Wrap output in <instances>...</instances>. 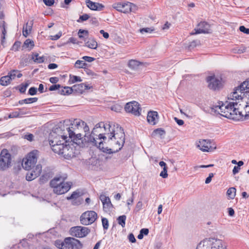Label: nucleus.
Listing matches in <instances>:
<instances>
[{
    "label": "nucleus",
    "mask_w": 249,
    "mask_h": 249,
    "mask_svg": "<svg viewBox=\"0 0 249 249\" xmlns=\"http://www.w3.org/2000/svg\"><path fill=\"white\" fill-rule=\"evenodd\" d=\"M100 122L97 124L89 136H85V140L96 146L103 152L112 154L120 150L125 142V134L123 129L116 124Z\"/></svg>",
    "instance_id": "obj_1"
},
{
    "label": "nucleus",
    "mask_w": 249,
    "mask_h": 249,
    "mask_svg": "<svg viewBox=\"0 0 249 249\" xmlns=\"http://www.w3.org/2000/svg\"><path fill=\"white\" fill-rule=\"evenodd\" d=\"M61 136L54 131L49 135V143L52 150L59 155H61L65 159H69L74 156L73 149L69 144H67L65 141L60 140Z\"/></svg>",
    "instance_id": "obj_2"
},
{
    "label": "nucleus",
    "mask_w": 249,
    "mask_h": 249,
    "mask_svg": "<svg viewBox=\"0 0 249 249\" xmlns=\"http://www.w3.org/2000/svg\"><path fill=\"white\" fill-rule=\"evenodd\" d=\"M240 101L236 100L235 98H234V100H230L228 96V101H226L225 103L221 104L220 103H219L218 105L213 106L212 109L215 112H218L219 114L223 117L238 121L240 120L241 116H238L236 113L234 114V111H235V107L238 106V104Z\"/></svg>",
    "instance_id": "obj_3"
},
{
    "label": "nucleus",
    "mask_w": 249,
    "mask_h": 249,
    "mask_svg": "<svg viewBox=\"0 0 249 249\" xmlns=\"http://www.w3.org/2000/svg\"><path fill=\"white\" fill-rule=\"evenodd\" d=\"M71 128L66 127L64 124H60L58 127L55 128L53 131L60 136L62 141H65V142H67V136L69 135V138L71 141L77 143L78 141L81 140L82 135L73 127Z\"/></svg>",
    "instance_id": "obj_4"
},
{
    "label": "nucleus",
    "mask_w": 249,
    "mask_h": 249,
    "mask_svg": "<svg viewBox=\"0 0 249 249\" xmlns=\"http://www.w3.org/2000/svg\"><path fill=\"white\" fill-rule=\"evenodd\" d=\"M65 177H56L51 180L50 186L53 188V192L57 195L64 194L69 191L72 186L71 182H65Z\"/></svg>",
    "instance_id": "obj_5"
},
{
    "label": "nucleus",
    "mask_w": 249,
    "mask_h": 249,
    "mask_svg": "<svg viewBox=\"0 0 249 249\" xmlns=\"http://www.w3.org/2000/svg\"><path fill=\"white\" fill-rule=\"evenodd\" d=\"M249 97V79L244 81L240 86L236 87L234 91L229 95V99L234 100H242L244 97Z\"/></svg>",
    "instance_id": "obj_6"
},
{
    "label": "nucleus",
    "mask_w": 249,
    "mask_h": 249,
    "mask_svg": "<svg viewBox=\"0 0 249 249\" xmlns=\"http://www.w3.org/2000/svg\"><path fill=\"white\" fill-rule=\"evenodd\" d=\"M54 245L60 249H73L74 246L77 248L82 246L78 240L72 237H67L64 241L57 240L54 242Z\"/></svg>",
    "instance_id": "obj_7"
},
{
    "label": "nucleus",
    "mask_w": 249,
    "mask_h": 249,
    "mask_svg": "<svg viewBox=\"0 0 249 249\" xmlns=\"http://www.w3.org/2000/svg\"><path fill=\"white\" fill-rule=\"evenodd\" d=\"M37 150H33L30 152L27 157L23 159L22 166L23 168L27 170L32 169L37 162Z\"/></svg>",
    "instance_id": "obj_8"
},
{
    "label": "nucleus",
    "mask_w": 249,
    "mask_h": 249,
    "mask_svg": "<svg viewBox=\"0 0 249 249\" xmlns=\"http://www.w3.org/2000/svg\"><path fill=\"white\" fill-rule=\"evenodd\" d=\"M11 155L6 149L1 150L0 154V170H5L11 165Z\"/></svg>",
    "instance_id": "obj_9"
},
{
    "label": "nucleus",
    "mask_w": 249,
    "mask_h": 249,
    "mask_svg": "<svg viewBox=\"0 0 249 249\" xmlns=\"http://www.w3.org/2000/svg\"><path fill=\"white\" fill-rule=\"evenodd\" d=\"M97 218V214L93 211L85 212L80 217V222L82 224L88 225L93 223Z\"/></svg>",
    "instance_id": "obj_10"
},
{
    "label": "nucleus",
    "mask_w": 249,
    "mask_h": 249,
    "mask_svg": "<svg viewBox=\"0 0 249 249\" xmlns=\"http://www.w3.org/2000/svg\"><path fill=\"white\" fill-rule=\"evenodd\" d=\"M135 5L128 1H122L120 2L114 3L112 5V7L118 11L124 13H128L132 11L133 7Z\"/></svg>",
    "instance_id": "obj_11"
},
{
    "label": "nucleus",
    "mask_w": 249,
    "mask_h": 249,
    "mask_svg": "<svg viewBox=\"0 0 249 249\" xmlns=\"http://www.w3.org/2000/svg\"><path fill=\"white\" fill-rule=\"evenodd\" d=\"M124 109L126 112L131 113L135 116L141 114V108L140 104L136 101H132L125 104Z\"/></svg>",
    "instance_id": "obj_12"
},
{
    "label": "nucleus",
    "mask_w": 249,
    "mask_h": 249,
    "mask_svg": "<svg viewBox=\"0 0 249 249\" xmlns=\"http://www.w3.org/2000/svg\"><path fill=\"white\" fill-rule=\"evenodd\" d=\"M195 32H192L191 35H196L199 34H209L212 32L211 25L206 21H201L197 25L194 30Z\"/></svg>",
    "instance_id": "obj_13"
},
{
    "label": "nucleus",
    "mask_w": 249,
    "mask_h": 249,
    "mask_svg": "<svg viewBox=\"0 0 249 249\" xmlns=\"http://www.w3.org/2000/svg\"><path fill=\"white\" fill-rule=\"evenodd\" d=\"M60 124H64L66 127L71 128L73 127L77 131L79 129H82L83 126L85 124V122L79 119H70L65 120L63 123Z\"/></svg>",
    "instance_id": "obj_14"
},
{
    "label": "nucleus",
    "mask_w": 249,
    "mask_h": 249,
    "mask_svg": "<svg viewBox=\"0 0 249 249\" xmlns=\"http://www.w3.org/2000/svg\"><path fill=\"white\" fill-rule=\"evenodd\" d=\"M207 82L208 83L209 88L214 90H218L222 86L221 80L214 75L207 77Z\"/></svg>",
    "instance_id": "obj_15"
},
{
    "label": "nucleus",
    "mask_w": 249,
    "mask_h": 249,
    "mask_svg": "<svg viewBox=\"0 0 249 249\" xmlns=\"http://www.w3.org/2000/svg\"><path fill=\"white\" fill-rule=\"evenodd\" d=\"M100 199L103 203V209L105 211L108 212L113 207L110 198L108 196H106L104 195H101Z\"/></svg>",
    "instance_id": "obj_16"
},
{
    "label": "nucleus",
    "mask_w": 249,
    "mask_h": 249,
    "mask_svg": "<svg viewBox=\"0 0 249 249\" xmlns=\"http://www.w3.org/2000/svg\"><path fill=\"white\" fill-rule=\"evenodd\" d=\"M147 120L149 124L155 125L159 121V115L157 111H150L148 112Z\"/></svg>",
    "instance_id": "obj_17"
},
{
    "label": "nucleus",
    "mask_w": 249,
    "mask_h": 249,
    "mask_svg": "<svg viewBox=\"0 0 249 249\" xmlns=\"http://www.w3.org/2000/svg\"><path fill=\"white\" fill-rule=\"evenodd\" d=\"M197 147L204 152H208L210 149L212 147L211 142L209 140H201L197 144Z\"/></svg>",
    "instance_id": "obj_18"
},
{
    "label": "nucleus",
    "mask_w": 249,
    "mask_h": 249,
    "mask_svg": "<svg viewBox=\"0 0 249 249\" xmlns=\"http://www.w3.org/2000/svg\"><path fill=\"white\" fill-rule=\"evenodd\" d=\"M90 230L86 227L75 226L70 229V233H89Z\"/></svg>",
    "instance_id": "obj_19"
},
{
    "label": "nucleus",
    "mask_w": 249,
    "mask_h": 249,
    "mask_svg": "<svg viewBox=\"0 0 249 249\" xmlns=\"http://www.w3.org/2000/svg\"><path fill=\"white\" fill-rule=\"evenodd\" d=\"M87 6L92 10L101 11L104 8V6L101 3L93 2L90 0H86Z\"/></svg>",
    "instance_id": "obj_20"
},
{
    "label": "nucleus",
    "mask_w": 249,
    "mask_h": 249,
    "mask_svg": "<svg viewBox=\"0 0 249 249\" xmlns=\"http://www.w3.org/2000/svg\"><path fill=\"white\" fill-rule=\"evenodd\" d=\"M74 92L82 94L85 90L90 89L92 87L86 83L75 84L72 86Z\"/></svg>",
    "instance_id": "obj_21"
},
{
    "label": "nucleus",
    "mask_w": 249,
    "mask_h": 249,
    "mask_svg": "<svg viewBox=\"0 0 249 249\" xmlns=\"http://www.w3.org/2000/svg\"><path fill=\"white\" fill-rule=\"evenodd\" d=\"M33 24V21H31L29 24L28 22H27L25 26H23L22 31L23 36L25 37L27 36L29 34L28 31L30 32L32 30Z\"/></svg>",
    "instance_id": "obj_22"
},
{
    "label": "nucleus",
    "mask_w": 249,
    "mask_h": 249,
    "mask_svg": "<svg viewBox=\"0 0 249 249\" xmlns=\"http://www.w3.org/2000/svg\"><path fill=\"white\" fill-rule=\"evenodd\" d=\"M78 36L80 38L86 41L89 36V32L88 30L80 29L78 32Z\"/></svg>",
    "instance_id": "obj_23"
},
{
    "label": "nucleus",
    "mask_w": 249,
    "mask_h": 249,
    "mask_svg": "<svg viewBox=\"0 0 249 249\" xmlns=\"http://www.w3.org/2000/svg\"><path fill=\"white\" fill-rule=\"evenodd\" d=\"M85 46L92 49H96L97 47V43L94 39H89L86 42Z\"/></svg>",
    "instance_id": "obj_24"
},
{
    "label": "nucleus",
    "mask_w": 249,
    "mask_h": 249,
    "mask_svg": "<svg viewBox=\"0 0 249 249\" xmlns=\"http://www.w3.org/2000/svg\"><path fill=\"white\" fill-rule=\"evenodd\" d=\"M236 189L234 187H231L227 192V195L229 199H233L236 195Z\"/></svg>",
    "instance_id": "obj_25"
},
{
    "label": "nucleus",
    "mask_w": 249,
    "mask_h": 249,
    "mask_svg": "<svg viewBox=\"0 0 249 249\" xmlns=\"http://www.w3.org/2000/svg\"><path fill=\"white\" fill-rule=\"evenodd\" d=\"M30 170L38 177L42 171V166L40 164H38L32 167Z\"/></svg>",
    "instance_id": "obj_26"
},
{
    "label": "nucleus",
    "mask_w": 249,
    "mask_h": 249,
    "mask_svg": "<svg viewBox=\"0 0 249 249\" xmlns=\"http://www.w3.org/2000/svg\"><path fill=\"white\" fill-rule=\"evenodd\" d=\"M11 81V78L8 75L2 76L0 79V84L2 86H7L10 84Z\"/></svg>",
    "instance_id": "obj_27"
},
{
    "label": "nucleus",
    "mask_w": 249,
    "mask_h": 249,
    "mask_svg": "<svg viewBox=\"0 0 249 249\" xmlns=\"http://www.w3.org/2000/svg\"><path fill=\"white\" fill-rule=\"evenodd\" d=\"M141 64V63L135 60H131L128 63V66L130 68L136 70Z\"/></svg>",
    "instance_id": "obj_28"
},
{
    "label": "nucleus",
    "mask_w": 249,
    "mask_h": 249,
    "mask_svg": "<svg viewBox=\"0 0 249 249\" xmlns=\"http://www.w3.org/2000/svg\"><path fill=\"white\" fill-rule=\"evenodd\" d=\"M32 59H33L35 62L38 63H43L44 61V57L43 56H39L37 53L32 54Z\"/></svg>",
    "instance_id": "obj_29"
},
{
    "label": "nucleus",
    "mask_w": 249,
    "mask_h": 249,
    "mask_svg": "<svg viewBox=\"0 0 249 249\" xmlns=\"http://www.w3.org/2000/svg\"><path fill=\"white\" fill-rule=\"evenodd\" d=\"M88 65L87 64L85 61L78 60L76 61L75 63V67L77 68H83L85 69V70L87 68Z\"/></svg>",
    "instance_id": "obj_30"
},
{
    "label": "nucleus",
    "mask_w": 249,
    "mask_h": 249,
    "mask_svg": "<svg viewBox=\"0 0 249 249\" xmlns=\"http://www.w3.org/2000/svg\"><path fill=\"white\" fill-rule=\"evenodd\" d=\"M165 133L166 132L163 129L161 128H159L155 129L153 131L152 135L153 136H154L155 135H159L161 137L162 136L165 135Z\"/></svg>",
    "instance_id": "obj_31"
},
{
    "label": "nucleus",
    "mask_w": 249,
    "mask_h": 249,
    "mask_svg": "<svg viewBox=\"0 0 249 249\" xmlns=\"http://www.w3.org/2000/svg\"><path fill=\"white\" fill-rule=\"evenodd\" d=\"M37 177H38V176L35 175L32 171L29 170L26 174V179L28 181H32Z\"/></svg>",
    "instance_id": "obj_32"
},
{
    "label": "nucleus",
    "mask_w": 249,
    "mask_h": 249,
    "mask_svg": "<svg viewBox=\"0 0 249 249\" xmlns=\"http://www.w3.org/2000/svg\"><path fill=\"white\" fill-rule=\"evenodd\" d=\"M50 178V175L49 173H45L43 174L39 178V182L40 184H43L45 182H46L49 178Z\"/></svg>",
    "instance_id": "obj_33"
},
{
    "label": "nucleus",
    "mask_w": 249,
    "mask_h": 249,
    "mask_svg": "<svg viewBox=\"0 0 249 249\" xmlns=\"http://www.w3.org/2000/svg\"><path fill=\"white\" fill-rule=\"evenodd\" d=\"M241 106V104H238V106L235 107V111H234V114L236 113V114L238 115V116L239 115L238 114H239V115L241 116H240L241 118H240V120H241L244 118V114L243 113L242 111L240 110L241 109L240 108V106Z\"/></svg>",
    "instance_id": "obj_34"
},
{
    "label": "nucleus",
    "mask_w": 249,
    "mask_h": 249,
    "mask_svg": "<svg viewBox=\"0 0 249 249\" xmlns=\"http://www.w3.org/2000/svg\"><path fill=\"white\" fill-rule=\"evenodd\" d=\"M126 218V217L124 215L120 216L117 218L118 223L120 225H121L123 227H124L125 225Z\"/></svg>",
    "instance_id": "obj_35"
},
{
    "label": "nucleus",
    "mask_w": 249,
    "mask_h": 249,
    "mask_svg": "<svg viewBox=\"0 0 249 249\" xmlns=\"http://www.w3.org/2000/svg\"><path fill=\"white\" fill-rule=\"evenodd\" d=\"M81 196L80 193L78 191H76L73 192L70 196H68L67 197V199L68 200L76 199V198H78L79 196Z\"/></svg>",
    "instance_id": "obj_36"
},
{
    "label": "nucleus",
    "mask_w": 249,
    "mask_h": 249,
    "mask_svg": "<svg viewBox=\"0 0 249 249\" xmlns=\"http://www.w3.org/2000/svg\"><path fill=\"white\" fill-rule=\"evenodd\" d=\"M70 80L71 83H74L77 82H81L82 81L80 77L76 75H70Z\"/></svg>",
    "instance_id": "obj_37"
},
{
    "label": "nucleus",
    "mask_w": 249,
    "mask_h": 249,
    "mask_svg": "<svg viewBox=\"0 0 249 249\" xmlns=\"http://www.w3.org/2000/svg\"><path fill=\"white\" fill-rule=\"evenodd\" d=\"M29 86V83H22L19 86V90L21 93L25 92L27 88Z\"/></svg>",
    "instance_id": "obj_38"
},
{
    "label": "nucleus",
    "mask_w": 249,
    "mask_h": 249,
    "mask_svg": "<svg viewBox=\"0 0 249 249\" xmlns=\"http://www.w3.org/2000/svg\"><path fill=\"white\" fill-rule=\"evenodd\" d=\"M89 16L87 14H83L80 16L79 18L77 20L78 22H81L87 20L89 18Z\"/></svg>",
    "instance_id": "obj_39"
},
{
    "label": "nucleus",
    "mask_w": 249,
    "mask_h": 249,
    "mask_svg": "<svg viewBox=\"0 0 249 249\" xmlns=\"http://www.w3.org/2000/svg\"><path fill=\"white\" fill-rule=\"evenodd\" d=\"M38 100V98L36 97L33 98H28L24 99V102L25 101V104H30L32 103L36 102Z\"/></svg>",
    "instance_id": "obj_40"
},
{
    "label": "nucleus",
    "mask_w": 249,
    "mask_h": 249,
    "mask_svg": "<svg viewBox=\"0 0 249 249\" xmlns=\"http://www.w3.org/2000/svg\"><path fill=\"white\" fill-rule=\"evenodd\" d=\"M20 44L21 42L20 41H16L12 46L11 49L14 51H18V50L20 46Z\"/></svg>",
    "instance_id": "obj_41"
},
{
    "label": "nucleus",
    "mask_w": 249,
    "mask_h": 249,
    "mask_svg": "<svg viewBox=\"0 0 249 249\" xmlns=\"http://www.w3.org/2000/svg\"><path fill=\"white\" fill-rule=\"evenodd\" d=\"M199 44V41L197 40H194L190 42V44L189 46V49H192L196 47L197 45H198Z\"/></svg>",
    "instance_id": "obj_42"
},
{
    "label": "nucleus",
    "mask_w": 249,
    "mask_h": 249,
    "mask_svg": "<svg viewBox=\"0 0 249 249\" xmlns=\"http://www.w3.org/2000/svg\"><path fill=\"white\" fill-rule=\"evenodd\" d=\"M244 108L245 109V114H244V118L248 119L249 117V105H246Z\"/></svg>",
    "instance_id": "obj_43"
},
{
    "label": "nucleus",
    "mask_w": 249,
    "mask_h": 249,
    "mask_svg": "<svg viewBox=\"0 0 249 249\" xmlns=\"http://www.w3.org/2000/svg\"><path fill=\"white\" fill-rule=\"evenodd\" d=\"M65 95H69L71 94L72 92H74L73 89V87H65Z\"/></svg>",
    "instance_id": "obj_44"
},
{
    "label": "nucleus",
    "mask_w": 249,
    "mask_h": 249,
    "mask_svg": "<svg viewBox=\"0 0 249 249\" xmlns=\"http://www.w3.org/2000/svg\"><path fill=\"white\" fill-rule=\"evenodd\" d=\"M30 45L33 47L34 46V41L29 39H26L24 43V45L26 47H29Z\"/></svg>",
    "instance_id": "obj_45"
},
{
    "label": "nucleus",
    "mask_w": 249,
    "mask_h": 249,
    "mask_svg": "<svg viewBox=\"0 0 249 249\" xmlns=\"http://www.w3.org/2000/svg\"><path fill=\"white\" fill-rule=\"evenodd\" d=\"M153 29H152L150 28H143L140 29V32L142 34H144L145 33H151L153 31Z\"/></svg>",
    "instance_id": "obj_46"
},
{
    "label": "nucleus",
    "mask_w": 249,
    "mask_h": 249,
    "mask_svg": "<svg viewBox=\"0 0 249 249\" xmlns=\"http://www.w3.org/2000/svg\"><path fill=\"white\" fill-rule=\"evenodd\" d=\"M37 92V88L35 87H31L29 89L28 93L31 95H34Z\"/></svg>",
    "instance_id": "obj_47"
},
{
    "label": "nucleus",
    "mask_w": 249,
    "mask_h": 249,
    "mask_svg": "<svg viewBox=\"0 0 249 249\" xmlns=\"http://www.w3.org/2000/svg\"><path fill=\"white\" fill-rule=\"evenodd\" d=\"M62 36V33L59 32L58 34L55 35V36H50V39L52 40H56L58 39Z\"/></svg>",
    "instance_id": "obj_48"
},
{
    "label": "nucleus",
    "mask_w": 249,
    "mask_h": 249,
    "mask_svg": "<svg viewBox=\"0 0 249 249\" xmlns=\"http://www.w3.org/2000/svg\"><path fill=\"white\" fill-rule=\"evenodd\" d=\"M160 176L164 178H167L168 174H167V169L165 168H163V171H162L160 173Z\"/></svg>",
    "instance_id": "obj_49"
},
{
    "label": "nucleus",
    "mask_w": 249,
    "mask_h": 249,
    "mask_svg": "<svg viewBox=\"0 0 249 249\" xmlns=\"http://www.w3.org/2000/svg\"><path fill=\"white\" fill-rule=\"evenodd\" d=\"M142 201H139L136 204L135 211L136 212H139L142 209Z\"/></svg>",
    "instance_id": "obj_50"
},
{
    "label": "nucleus",
    "mask_w": 249,
    "mask_h": 249,
    "mask_svg": "<svg viewBox=\"0 0 249 249\" xmlns=\"http://www.w3.org/2000/svg\"><path fill=\"white\" fill-rule=\"evenodd\" d=\"M61 87V86L59 84L58 85H53L51 86L50 87L49 90L50 91H53L57 89H59Z\"/></svg>",
    "instance_id": "obj_51"
},
{
    "label": "nucleus",
    "mask_w": 249,
    "mask_h": 249,
    "mask_svg": "<svg viewBox=\"0 0 249 249\" xmlns=\"http://www.w3.org/2000/svg\"><path fill=\"white\" fill-rule=\"evenodd\" d=\"M17 70H13L8 73V75L12 79H14L16 76V73L18 72Z\"/></svg>",
    "instance_id": "obj_52"
},
{
    "label": "nucleus",
    "mask_w": 249,
    "mask_h": 249,
    "mask_svg": "<svg viewBox=\"0 0 249 249\" xmlns=\"http://www.w3.org/2000/svg\"><path fill=\"white\" fill-rule=\"evenodd\" d=\"M102 221L104 228L105 229H107L108 227V222L107 219L106 218H103L102 219Z\"/></svg>",
    "instance_id": "obj_53"
},
{
    "label": "nucleus",
    "mask_w": 249,
    "mask_h": 249,
    "mask_svg": "<svg viewBox=\"0 0 249 249\" xmlns=\"http://www.w3.org/2000/svg\"><path fill=\"white\" fill-rule=\"evenodd\" d=\"M196 249H210V248L201 242L197 245Z\"/></svg>",
    "instance_id": "obj_54"
},
{
    "label": "nucleus",
    "mask_w": 249,
    "mask_h": 249,
    "mask_svg": "<svg viewBox=\"0 0 249 249\" xmlns=\"http://www.w3.org/2000/svg\"><path fill=\"white\" fill-rule=\"evenodd\" d=\"M239 30L245 34H249V28H247L244 26H240Z\"/></svg>",
    "instance_id": "obj_55"
},
{
    "label": "nucleus",
    "mask_w": 249,
    "mask_h": 249,
    "mask_svg": "<svg viewBox=\"0 0 249 249\" xmlns=\"http://www.w3.org/2000/svg\"><path fill=\"white\" fill-rule=\"evenodd\" d=\"M83 128V129H84V130L85 132L86 133H85V136H84V140L86 142V140H85V136L86 135L87 136H89V135H87L88 133H89V126L86 124L85 123V124H84V125L83 126V128ZM87 142H88L87 141Z\"/></svg>",
    "instance_id": "obj_56"
},
{
    "label": "nucleus",
    "mask_w": 249,
    "mask_h": 249,
    "mask_svg": "<svg viewBox=\"0 0 249 249\" xmlns=\"http://www.w3.org/2000/svg\"><path fill=\"white\" fill-rule=\"evenodd\" d=\"M82 59L85 61L88 62H91L95 60V58L90 56H85L82 57Z\"/></svg>",
    "instance_id": "obj_57"
},
{
    "label": "nucleus",
    "mask_w": 249,
    "mask_h": 249,
    "mask_svg": "<svg viewBox=\"0 0 249 249\" xmlns=\"http://www.w3.org/2000/svg\"><path fill=\"white\" fill-rule=\"evenodd\" d=\"M33 138H34V135L32 134H27V135H25L24 136V138L31 142L33 141Z\"/></svg>",
    "instance_id": "obj_58"
},
{
    "label": "nucleus",
    "mask_w": 249,
    "mask_h": 249,
    "mask_svg": "<svg viewBox=\"0 0 249 249\" xmlns=\"http://www.w3.org/2000/svg\"><path fill=\"white\" fill-rule=\"evenodd\" d=\"M44 3L49 6L53 5L54 3V0H43Z\"/></svg>",
    "instance_id": "obj_59"
},
{
    "label": "nucleus",
    "mask_w": 249,
    "mask_h": 249,
    "mask_svg": "<svg viewBox=\"0 0 249 249\" xmlns=\"http://www.w3.org/2000/svg\"><path fill=\"white\" fill-rule=\"evenodd\" d=\"M120 108L121 107L119 105H115L111 107V109L112 110L115 111L116 112H119V110H120Z\"/></svg>",
    "instance_id": "obj_60"
},
{
    "label": "nucleus",
    "mask_w": 249,
    "mask_h": 249,
    "mask_svg": "<svg viewBox=\"0 0 249 249\" xmlns=\"http://www.w3.org/2000/svg\"><path fill=\"white\" fill-rule=\"evenodd\" d=\"M100 33L103 35L104 37L106 39H107L109 37V34L108 33L106 32L103 30H101L100 31Z\"/></svg>",
    "instance_id": "obj_61"
},
{
    "label": "nucleus",
    "mask_w": 249,
    "mask_h": 249,
    "mask_svg": "<svg viewBox=\"0 0 249 249\" xmlns=\"http://www.w3.org/2000/svg\"><path fill=\"white\" fill-rule=\"evenodd\" d=\"M50 82L53 84H55L56 83L59 79L58 77H52L49 79Z\"/></svg>",
    "instance_id": "obj_62"
},
{
    "label": "nucleus",
    "mask_w": 249,
    "mask_h": 249,
    "mask_svg": "<svg viewBox=\"0 0 249 249\" xmlns=\"http://www.w3.org/2000/svg\"><path fill=\"white\" fill-rule=\"evenodd\" d=\"M128 239L129 241L131 243H135L136 242V239L134 236V234H129L128 236Z\"/></svg>",
    "instance_id": "obj_63"
},
{
    "label": "nucleus",
    "mask_w": 249,
    "mask_h": 249,
    "mask_svg": "<svg viewBox=\"0 0 249 249\" xmlns=\"http://www.w3.org/2000/svg\"><path fill=\"white\" fill-rule=\"evenodd\" d=\"M174 120L179 125H182L184 124V121L182 120L179 119L177 117L174 118Z\"/></svg>",
    "instance_id": "obj_64"
}]
</instances>
